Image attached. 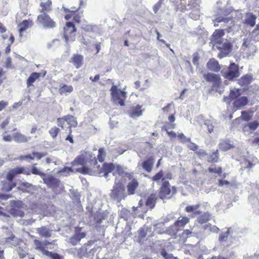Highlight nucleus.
Returning a JSON list of instances; mask_svg holds the SVG:
<instances>
[{"label": "nucleus", "instance_id": "f257e3e1", "mask_svg": "<svg viewBox=\"0 0 259 259\" xmlns=\"http://www.w3.org/2000/svg\"><path fill=\"white\" fill-rule=\"evenodd\" d=\"M233 44L230 39H225L214 46L219 51L218 57L222 59L230 56L233 50Z\"/></svg>", "mask_w": 259, "mask_h": 259}, {"label": "nucleus", "instance_id": "f03ea898", "mask_svg": "<svg viewBox=\"0 0 259 259\" xmlns=\"http://www.w3.org/2000/svg\"><path fill=\"white\" fill-rule=\"evenodd\" d=\"M110 196L112 199L116 200L118 202L124 199L126 194L123 184L120 182H115Z\"/></svg>", "mask_w": 259, "mask_h": 259}, {"label": "nucleus", "instance_id": "7ed1b4c3", "mask_svg": "<svg viewBox=\"0 0 259 259\" xmlns=\"http://www.w3.org/2000/svg\"><path fill=\"white\" fill-rule=\"evenodd\" d=\"M112 98L115 104H119L120 106L124 105V100L126 98V92L118 90L117 87L113 85L111 89Z\"/></svg>", "mask_w": 259, "mask_h": 259}, {"label": "nucleus", "instance_id": "20e7f679", "mask_svg": "<svg viewBox=\"0 0 259 259\" xmlns=\"http://www.w3.org/2000/svg\"><path fill=\"white\" fill-rule=\"evenodd\" d=\"M162 181L163 182L159 194V197L162 199L169 198L177 192L176 188L175 187H172L171 189H170L169 182L164 180V179H163Z\"/></svg>", "mask_w": 259, "mask_h": 259}, {"label": "nucleus", "instance_id": "39448f33", "mask_svg": "<svg viewBox=\"0 0 259 259\" xmlns=\"http://www.w3.org/2000/svg\"><path fill=\"white\" fill-rule=\"evenodd\" d=\"M222 73L223 76L225 78L229 80H233L240 75L239 66L235 63H231L229 65L228 70L225 71H222Z\"/></svg>", "mask_w": 259, "mask_h": 259}, {"label": "nucleus", "instance_id": "423d86ee", "mask_svg": "<svg viewBox=\"0 0 259 259\" xmlns=\"http://www.w3.org/2000/svg\"><path fill=\"white\" fill-rule=\"evenodd\" d=\"M36 23L45 29H52L56 26L55 22L46 13L38 15Z\"/></svg>", "mask_w": 259, "mask_h": 259}, {"label": "nucleus", "instance_id": "0eeeda50", "mask_svg": "<svg viewBox=\"0 0 259 259\" xmlns=\"http://www.w3.org/2000/svg\"><path fill=\"white\" fill-rule=\"evenodd\" d=\"M241 49L248 56L253 55L256 51V47L253 44L251 37H247L243 39V42Z\"/></svg>", "mask_w": 259, "mask_h": 259}, {"label": "nucleus", "instance_id": "6e6552de", "mask_svg": "<svg viewBox=\"0 0 259 259\" xmlns=\"http://www.w3.org/2000/svg\"><path fill=\"white\" fill-rule=\"evenodd\" d=\"M225 35V30L222 29H216L211 35L210 38V44L213 47L218 43L223 41L225 39L223 38Z\"/></svg>", "mask_w": 259, "mask_h": 259}, {"label": "nucleus", "instance_id": "1a4fd4ad", "mask_svg": "<svg viewBox=\"0 0 259 259\" xmlns=\"http://www.w3.org/2000/svg\"><path fill=\"white\" fill-rule=\"evenodd\" d=\"M81 228L77 227L75 228L74 235L68 239V242L72 245H76L81 239L84 238L86 236L85 233L81 232Z\"/></svg>", "mask_w": 259, "mask_h": 259}, {"label": "nucleus", "instance_id": "9d476101", "mask_svg": "<svg viewBox=\"0 0 259 259\" xmlns=\"http://www.w3.org/2000/svg\"><path fill=\"white\" fill-rule=\"evenodd\" d=\"M42 180L48 187L53 190L59 187L60 185V180L53 176L46 175L42 177Z\"/></svg>", "mask_w": 259, "mask_h": 259}, {"label": "nucleus", "instance_id": "9b49d317", "mask_svg": "<svg viewBox=\"0 0 259 259\" xmlns=\"http://www.w3.org/2000/svg\"><path fill=\"white\" fill-rule=\"evenodd\" d=\"M21 203L20 202L16 201H11L10 204L12 207L9 210L10 213L15 217H23L24 213L18 208L15 207V206L18 207L19 204Z\"/></svg>", "mask_w": 259, "mask_h": 259}, {"label": "nucleus", "instance_id": "f8f14e48", "mask_svg": "<svg viewBox=\"0 0 259 259\" xmlns=\"http://www.w3.org/2000/svg\"><path fill=\"white\" fill-rule=\"evenodd\" d=\"M233 14H232L231 17H226L223 16L218 17L214 21V26L217 27L219 26V23L221 26L225 25L228 24L229 22L233 21Z\"/></svg>", "mask_w": 259, "mask_h": 259}, {"label": "nucleus", "instance_id": "ddd939ff", "mask_svg": "<svg viewBox=\"0 0 259 259\" xmlns=\"http://www.w3.org/2000/svg\"><path fill=\"white\" fill-rule=\"evenodd\" d=\"M141 108L142 106L139 105L132 107L129 112L130 116L133 118H136L142 115L144 109H142Z\"/></svg>", "mask_w": 259, "mask_h": 259}, {"label": "nucleus", "instance_id": "4468645a", "mask_svg": "<svg viewBox=\"0 0 259 259\" xmlns=\"http://www.w3.org/2000/svg\"><path fill=\"white\" fill-rule=\"evenodd\" d=\"M4 239V244L9 245L10 247H16L20 243V239L16 237L13 234L10 237H6Z\"/></svg>", "mask_w": 259, "mask_h": 259}, {"label": "nucleus", "instance_id": "2eb2a0df", "mask_svg": "<svg viewBox=\"0 0 259 259\" xmlns=\"http://www.w3.org/2000/svg\"><path fill=\"white\" fill-rule=\"evenodd\" d=\"M25 172V168L22 167H17L10 170L7 175V178L9 181H12L15 176L18 174Z\"/></svg>", "mask_w": 259, "mask_h": 259}, {"label": "nucleus", "instance_id": "dca6fc26", "mask_svg": "<svg viewBox=\"0 0 259 259\" xmlns=\"http://www.w3.org/2000/svg\"><path fill=\"white\" fill-rule=\"evenodd\" d=\"M36 231L41 237L49 238L52 235V230L46 226H42L36 229Z\"/></svg>", "mask_w": 259, "mask_h": 259}, {"label": "nucleus", "instance_id": "f3484780", "mask_svg": "<svg viewBox=\"0 0 259 259\" xmlns=\"http://www.w3.org/2000/svg\"><path fill=\"white\" fill-rule=\"evenodd\" d=\"M35 186L27 182H22L19 187V189L23 192L32 193L35 190Z\"/></svg>", "mask_w": 259, "mask_h": 259}, {"label": "nucleus", "instance_id": "a211bd4d", "mask_svg": "<svg viewBox=\"0 0 259 259\" xmlns=\"http://www.w3.org/2000/svg\"><path fill=\"white\" fill-rule=\"evenodd\" d=\"M139 237L141 239L144 238L146 236H152V227L143 226L138 231Z\"/></svg>", "mask_w": 259, "mask_h": 259}, {"label": "nucleus", "instance_id": "6ab92c4d", "mask_svg": "<svg viewBox=\"0 0 259 259\" xmlns=\"http://www.w3.org/2000/svg\"><path fill=\"white\" fill-rule=\"evenodd\" d=\"M219 148L223 151H226L234 147L233 143L230 140H222L219 145Z\"/></svg>", "mask_w": 259, "mask_h": 259}, {"label": "nucleus", "instance_id": "aec40b11", "mask_svg": "<svg viewBox=\"0 0 259 259\" xmlns=\"http://www.w3.org/2000/svg\"><path fill=\"white\" fill-rule=\"evenodd\" d=\"M83 60V57L81 55L74 54L71 58L70 62L73 63L75 67L78 69L82 65Z\"/></svg>", "mask_w": 259, "mask_h": 259}, {"label": "nucleus", "instance_id": "412c9836", "mask_svg": "<svg viewBox=\"0 0 259 259\" xmlns=\"http://www.w3.org/2000/svg\"><path fill=\"white\" fill-rule=\"evenodd\" d=\"M247 98L245 96H242L235 100L233 102V106L234 107L237 109H239L247 105Z\"/></svg>", "mask_w": 259, "mask_h": 259}, {"label": "nucleus", "instance_id": "4be33fe9", "mask_svg": "<svg viewBox=\"0 0 259 259\" xmlns=\"http://www.w3.org/2000/svg\"><path fill=\"white\" fill-rule=\"evenodd\" d=\"M256 16L252 13L246 14L244 19V23L251 26L253 27L255 25Z\"/></svg>", "mask_w": 259, "mask_h": 259}, {"label": "nucleus", "instance_id": "5701e85b", "mask_svg": "<svg viewBox=\"0 0 259 259\" xmlns=\"http://www.w3.org/2000/svg\"><path fill=\"white\" fill-rule=\"evenodd\" d=\"M154 163V161L153 157L152 156H150L143 162L142 167L146 171L150 172L152 170Z\"/></svg>", "mask_w": 259, "mask_h": 259}, {"label": "nucleus", "instance_id": "b1692460", "mask_svg": "<svg viewBox=\"0 0 259 259\" xmlns=\"http://www.w3.org/2000/svg\"><path fill=\"white\" fill-rule=\"evenodd\" d=\"M206 66L207 68L211 71L217 72L221 69L219 62L213 59H210L207 63Z\"/></svg>", "mask_w": 259, "mask_h": 259}, {"label": "nucleus", "instance_id": "393cba45", "mask_svg": "<svg viewBox=\"0 0 259 259\" xmlns=\"http://www.w3.org/2000/svg\"><path fill=\"white\" fill-rule=\"evenodd\" d=\"M13 137L14 141L18 143L27 142L31 139L30 137H26L20 133L14 134Z\"/></svg>", "mask_w": 259, "mask_h": 259}, {"label": "nucleus", "instance_id": "a878e982", "mask_svg": "<svg viewBox=\"0 0 259 259\" xmlns=\"http://www.w3.org/2000/svg\"><path fill=\"white\" fill-rule=\"evenodd\" d=\"M252 76L250 74H247L242 76L238 80V83L241 86L248 85L251 82Z\"/></svg>", "mask_w": 259, "mask_h": 259}, {"label": "nucleus", "instance_id": "bb28decb", "mask_svg": "<svg viewBox=\"0 0 259 259\" xmlns=\"http://www.w3.org/2000/svg\"><path fill=\"white\" fill-rule=\"evenodd\" d=\"M200 206V205L199 204L193 205H189L185 208V210L187 212H193L192 217L194 218L196 215L200 214L201 213L200 211L197 210Z\"/></svg>", "mask_w": 259, "mask_h": 259}, {"label": "nucleus", "instance_id": "cd10ccee", "mask_svg": "<svg viewBox=\"0 0 259 259\" xmlns=\"http://www.w3.org/2000/svg\"><path fill=\"white\" fill-rule=\"evenodd\" d=\"M205 160L211 163L217 162L219 160L218 150H217L212 153H207V158Z\"/></svg>", "mask_w": 259, "mask_h": 259}, {"label": "nucleus", "instance_id": "c85d7f7f", "mask_svg": "<svg viewBox=\"0 0 259 259\" xmlns=\"http://www.w3.org/2000/svg\"><path fill=\"white\" fill-rule=\"evenodd\" d=\"M157 199V197L155 194H151L147 198L146 201V205L147 207L150 209H152L154 207L156 203V201Z\"/></svg>", "mask_w": 259, "mask_h": 259}, {"label": "nucleus", "instance_id": "c756f323", "mask_svg": "<svg viewBox=\"0 0 259 259\" xmlns=\"http://www.w3.org/2000/svg\"><path fill=\"white\" fill-rule=\"evenodd\" d=\"M138 182L136 179H133L128 183L127 188L128 194L132 195L134 194L135 191L138 186Z\"/></svg>", "mask_w": 259, "mask_h": 259}, {"label": "nucleus", "instance_id": "7c9ffc66", "mask_svg": "<svg viewBox=\"0 0 259 259\" xmlns=\"http://www.w3.org/2000/svg\"><path fill=\"white\" fill-rule=\"evenodd\" d=\"M51 5L52 2L50 0H48L46 2H41L40 4L41 8L39 9V12L44 13L51 11L52 10Z\"/></svg>", "mask_w": 259, "mask_h": 259}, {"label": "nucleus", "instance_id": "2f4dec72", "mask_svg": "<svg viewBox=\"0 0 259 259\" xmlns=\"http://www.w3.org/2000/svg\"><path fill=\"white\" fill-rule=\"evenodd\" d=\"M40 76V73L37 72H33L28 78L26 83L27 88H29L32 86V83L35 81V80L39 78Z\"/></svg>", "mask_w": 259, "mask_h": 259}, {"label": "nucleus", "instance_id": "473e14b6", "mask_svg": "<svg viewBox=\"0 0 259 259\" xmlns=\"http://www.w3.org/2000/svg\"><path fill=\"white\" fill-rule=\"evenodd\" d=\"M204 78L207 82H216L219 79H221L220 76L216 74L213 73H207V74H204Z\"/></svg>", "mask_w": 259, "mask_h": 259}, {"label": "nucleus", "instance_id": "72a5a7b5", "mask_svg": "<svg viewBox=\"0 0 259 259\" xmlns=\"http://www.w3.org/2000/svg\"><path fill=\"white\" fill-rule=\"evenodd\" d=\"M34 243L35 245V249L42 252L44 254L46 255V251H49L48 250L45 249L46 247L45 245L44 241L35 239L34 240Z\"/></svg>", "mask_w": 259, "mask_h": 259}, {"label": "nucleus", "instance_id": "f704fd0d", "mask_svg": "<svg viewBox=\"0 0 259 259\" xmlns=\"http://www.w3.org/2000/svg\"><path fill=\"white\" fill-rule=\"evenodd\" d=\"M182 235L184 237L186 238L196 236L197 237L200 238V239L204 238L206 236V235H203L201 234H196L195 232H192L188 229L185 230L182 234Z\"/></svg>", "mask_w": 259, "mask_h": 259}, {"label": "nucleus", "instance_id": "c9c22d12", "mask_svg": "<svg viewBox=\"0 0 259 259\" xmlns=\"http://www.w3.org/2000/svg\"><path fill=\"white\" fill-rule=\"evenodd\" d=\"M65 120L69 125V130L71 127H76L77 125V121L75 117L72 115H67L65 116Z\"/></svg>", "mask_w": 259, "mask_h": 259}, {"label": "nucleus", "instance_id": "e433bc0d", "mask_svg": "<svg viewBox=\"0 0 259 259\" xmlns=\"http://www.w3.org/2000/svg\"><path fill=\"white\" fill-rule=\"evenodd\" d=\"M115 168L114 164L113 163H104L103 166V170L104 172V176L107 177L108 174L112 172Z\"/></svg>", "mask_w": 259, "mask_h": 259}, {"label": "nucleus", "instance_id": "4c0bfd02", "mask_svg": "<svg viewBox=\"0 0 259 259\" xmlns=\"http://www.w3.org/2000/svg\"><path fill=\"white\" fill-rule=\"evenodd\" d=\"M180 230L178 226L175 223L166 229V232L171 236H175Z\"/></svg>", "mask_w": 259, "mask_h": 259}, {"label": "nucleus", "instance_id": "58836bf2", "mask_svg": "<svg viewBox=\"0 0 259 259\" xmlns=\"http://www.w3.org/2000/svg\"><path fill=\"white\" fill-rule=\"evenodd\" d=\"M73 91V87L71 85H63L59 89L60 94H64L67 96Z\"/></svg>", "mask_w": 259, "mask_h": 259}, {"label": "nucleus", "instance_id": "ea45409f", "mask_svg": "<svg viewBox=\"0 0 259 259\" xmlns=\"http://www.w3.org/2000/svg\"><path fill=\"white\" fill-rule=\"evenodd\" d=\"M189 220V219L186 217H180L175 223L180 229L181 228L184 227L185 225L188 223Z\"/></svg>", "mask_w": 259, "mask_h": 259}, {"label": "nucleus", "instance_id": "a19ab883", "mask_svg": "<svg viewBox=\"0 0 259 259\" xmlns=\"http://www.w3.org/2000/svg\"><path fill=\"white\" fill-rule=\"evenodd\" d=\"M210 214L208 212H204L199 216L197 219V222L201 224L206 223L210 220Z\"/></svg>", "mask_w": 259, "mask_h": 259}, {"label": "nucleus", "instance_id": "79ce46f5", "mask_svg": "<svg viewBox=\"0 0 259 259\" xmlns=\"http://www.w3.org/2000/svg\"><path fill=\"white\" fill-rule=\"evenodd\" d=\"M86 163L85 157L82 155L77 156L73 162L74 165H84Z\"/></svg>", "mask_w": 259, "mask_h": 259}, {"label": "nucleus", "instance_id": "37998d69", "mask_svg": "<svg viewBox=\"0 0 259 259\" xmlns=\"http://www.w3.org/2000/svg\"><path fill=\"white\" fill-rule=\"evenodd\" d=\"M204 125L207 127L208 133H211L216 125V122L213 120H205Z\"/></svg>", "mask_w": 259, "mask_h": 259}, {"label": "nucleus", "instance_id": "c03bdc74", "mask_svg": "<svg viewBox=\"0 0 259 259\" xmlns=\"http://www.w3.org/2000/svg\"><path fill=\"white\" fill-rule=\"evenodd\" d=\"M64 30L66 33H71L76 31V28L73 23L69 22L66 23Z\"/></svg>", "mask_w": 259, "mask_h": 259}, {"label": "nucleus", "instance_id": "a18cd8bd", "mask_svg": "<svg viewBox=\"0 0 259 259\" xmlns=\"http://www.w3.org/2000/svg\"><path fill=\"white\" fill-rule=\"evenodd\" d=\"M204 231H207L209 230L210 232L213 233H218L220 230L219 228L216 226H212L211 224H208L203 227Z\"/></svg>", "mask_w": 259, "mask_h": 259}, {"label": "nucleus", "instance_id": "49530a36", "mask_svg": "<svg viewBox=\"0 0 259 259\" xmlns=\"http://www.w3.org/2000/svg\"><path fill=\"white\" fill-rule=\"evenodd\" d=\"M240 92L239 89H233L230 90L229 98L231 100L237 99L240 96Z\"/></svg>", "mask_w": 259, "mask_h": 259}, {"label": "nucleus", "instance_id": "de8ad7c7", "mask_svg": "<svg viewBox=\"0 0 259 259\" xmlns=\"http://www.w3.org/2000/svg\"><path fill=\"white\" fill-rule=\"evenodd\" d=\"M161 255L164 259H178L177 257H175L172 254L167 252L165 249H162L160 251Z\"/></svg>", "mask_w": 259, "mask_h": 259}, {"label": "nucleus", "instance_id": "09e8293b", "mask_svg": "<svg viewBox=\"0 0 259 259\" xmlns=\"http://www.w3.org/2000/svg\"><path fill=\"white\" fill-rule=\"evenodd\" d=\"M94 220L97 224H101L102 221L105 219V218L103 213L100 211H98L94 215Z\"/></svg>", "mask_w": 259, "mask_h": 259}, {"label": "nucleus", "instance_id": "8fccbe9b", "mask_svg": "<svg viewBox=\"0 0 259 259\" xmlns=\"http://www.w3.org/2000/svg\"><path fill=\"white\" fill-rule=\"evenodd\" d=\"M240 10H235L233 7H231L229 8H227L225 11V14L226 15H228L231 13H233L234 12L235 13H236V17H238V18H240L242 17V14L240 12Z\"/></svg>", "mask_w": 259, "mask_h": 259}, {"label": "nucleus", "instance_id": "3c124183", "mask_svg": "<svg viewBox=\"0 0 259 259\" xmlns=\"http://www.w3.org/2000/svg\"><path fill=\"white\" fill-rule=\"evenodd\" d=\"M46 255L52 259H63V257L62 255L52 251H46Z\"/></svg>", "mask_w": 259, "mask_h": 259}, {"label": "nucleus", "instance_id": "603ef678", "mask_svg": "<svg viewBox=\"0 0 259 259\" xmlns=\"http://www.w3.org/2000/svg\"><path fill=\"white\" fill-rule=\"evenodd\" d=\"M230 234V230L229 229H227V230L226 232H222L220 234L219 241L220 242H223L227 240L228 236Z\"/></svg>", "mask_w": 259, "mask_h": 259}, {"label": "nucleus", "instance_id": "864d4df0", "mask_svg": "<svg viewBox=\"0 0 259 259\" xmlns=\"http://www.w3.org/2000/svg\"><path fill=\"white\" fill-rule=\"evenodd\" d=\"M198 157L201 159L205 160L207 158V152L203 149H199L196 152Z\"/></svg>", "mask_w": 259, "mask_h": 259}, {"label": "nucleus", "instance_id": "5fc2aeb1", "mask_svg": "<svg viewBox=\"0 0 259 259\" xmlns=\"http://www.w3.org/2000/svg\"><path fill=\"white\" fill-rule=\"evenodd\" d=\"M208 171L211 174H217L220 175L222 173V168L220 166L217 167L211 166L208 168Z\"/></svg>", "mask_w": 259, "mask_h": 259}, {"label": "nucleus", "instance_id": "6e6d98bb", "mask_svg": "<svg viewBox=\"0 0 259 259\" xmlns=\"http://www.w3.org/2000/svg\"><path fill=\"white\" fill-rule=\"evenodd\" d=\"M60 129L56 126H54L52 127L49 131V134L51 136V137L55 139L57 136L59 132H60Z\"/></svg>", "mask_w": 259, "mask_h": 259}, {"label": "nucleus", "instance_id": "4d7b16f0", "mask_svg": "<svg viewBox=\"0 0 259 259\" xmlns=\"http://www.w3.org/2000/svg\"><path fill=\"white\" fill-rule=\"evenodd\" d=\"M247 126L250 130H255L259 126V122L257 121H253L247 123Z\"/></svg>", "mask_w": 259, "mask_h": 259}, {"label": "nucleus", "instance_id": "13d9d810", "mask_svg": "<svg viewBox=\"0 0 259 259\" xmlns=\"http://www.w3.org/2000/svg\"><path fill=\"white\" fill-rule=\"evenodd\" d=\"M178 137L183 143H186L191 141L190 138H187L183 133L178 134Z\"/></svg>", "mask_w": 259, "mask_h": 259}, {"label": "nucleus", "instance_id": "bf43d9fd", "mask_svg": "<svg viewBox=\"0 0 259 259\" xmlns=\"http://www.w3.org/2000/svg\"><path fill=\"white\" fill-rule=\"evenodd\" d=\"M241 118L244 121H249L251 118L250 115L247 111H243L241 112Z\"/></svg>", "mask_w": 259, "mask_h": 259}, {"label": "nucleus", "instance_id": "052dcab7", "mask_svg": "<svg viewBox=\"0 0 259 259\" xmlns=\"http://www.w3.org/2000/svg\"><path fill=\"white\" fill-rule=\"evenodd\" d=\"M31 172L33 174L41 176V177L42 178V177H44V176L46 175V174L44 172L40 171L35 166H32V169H31Z\"/></svg>", "mask_w": 259, "mask_h": 259}, {"label": "nucleus", "instance_id": "680f3d73", "mask_svg": "<svg viewBox=\"0 0 259 259\" xmlns=\"http://www.w3.org/2000/svg\"><path fill=\"white\" fill-rule=\"evenodd\" d=\"M72 171L71 167H65L63 169L60 171V173L64 176H67Z\"/></svg>", "mask_w": 259, "mask_h": 259}, {"label": "nucleus", "instance_id": "e2e57ef3", "mask_svg": "<svg viewBox=\"0 0 259 259\" xmlns=\"http://www.w3.org/2000/svg\"><path fill=\"white\" fill-rule=\"evenodd\" d=\"M163 176V172L162 170L159 171L158 173H157L154 177L152 178V180L153 181L158 182L160 179L162 178Z\"/></svg>", "mask_w": 259, "mask_h": 259}, {"label": "nucleus", "instance_id": "0e129e2a", "mask_svg": "<svg viewBox=\"0 0 259 259\" xmlns=\"http://www.w3.org/2000/svg\"><path fill=\"white\" fill-rule=\"evenodd\" d=\"M175 127V123H167L166 124H165L164 126H162V130L167 132L169 130V129L174 128Z\"/></svg>", "mask_w": 259, "mask_h": 259}, {"label": "nucleus", "instance_id": "69168bd1", "mask_svg": "<svg viewBox=\"0 0 259 259\" xmlns=\"http://www.w3.org/2000/svg\"><path fill=\"white\" fill-rule=\"evenodd\" d=\"M99 154L98 155V158L99 161L100 162H103L104 161V158L103 157V155H105V151L103 148H100L98 150Z\"/></svg>", "mask_w": 259, "mask_h": 259}, {"label": "nucleus", "instance_id": "338daca9", "mask_svg": "<svg viewBox=\"0 0 259 259\" xmlns=\"http://www.w3.org/2000/svg\"><path fill=\"white\" fill-rule=\"evenodd\" d=\"M89 170L90 169L85 167H82L81 168H78L76 169V171L84 175L88 174Z\"/></svg>", "mask_w": 259, "mask_h": 259}, {"label": "nucleus", "instance_id": "774afa93", "mask_svg": "<svg viewBox=\"0 0 259 259\" xmlns=\"http://www.w3.org/2000/svg\"><path fill=\"white\" fill-rule=\"evenodd\" d=\"M221 83V79L218 80L217 81H216V82H212L213 84L212 85V90L217 91V89L220 87Z\"/></svg>", "mask_w": 259, "mask_h": 259}]
</instances>
